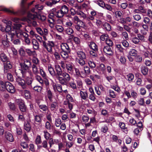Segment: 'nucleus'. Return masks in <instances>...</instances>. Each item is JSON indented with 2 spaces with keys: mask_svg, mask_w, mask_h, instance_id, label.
Here are the masks:
<instances>
[{
  "mask_svg": "<svg viewBox=\"0 0 152 152\" xmlns=\"http://www.w3.org/2000/svg\"><path fill=\"white\" fill-rule=\"evenodd\" d=\"M34 37H35L39 42L42 43V46L47 50L48 53L51 54L53 53V48L54 46V43L53 42L48 41V42L46 43L45 41L43 40L42 37L37 34Z\"/></svg>",
  "mask_w": 152,
  "mask_h": 152,
  "instance_id": "obj_1",
  "label": "nucleus"
},
{
  "mask_svg": "<svg viewBox=\"0 0 152 152\" xmlns=\"http://www.w3.org/2000/svg\"><path fill=\"white\" fill-rule=\"evenodd\" d=\"M32 65L31 62L28 59H24L23 62L20 63L21 69L20 70L23 77H27V70L31 67Z\"/></svg>",
  "mask_w": 152,
  "mask_h": 152,
  "instance_id": "obj_2",
  "label": "nucleus"
},
{
  "mask_svg": "<svg viewBox=\"0 0 152 152\" xmlns=\"http://www.w3.org/2000/svg\"><path fill=\"white\" fill-rule=\"evenodd\" d=\"M62 77H59L58 80L59 82L62 85H66L70 81L71 77L66 72H64Z\"/></svg>",
  "mask_w": 152,
  "mask_h": 152,
  "instance_id": "obj_3",
  "label": "nucleus"
},
{
  "mask_svg": "<svg viewBox=\"0 0 152 152\" xmlns=\"http://www.w3.org/2000/svg\"><path fill=\"white\" fill-rule=\"evenodd\" d=\"M28 17L32 19H35L36 18H37L38 19L42 21H44L46 19V17L45 15H39L38 13H37V12H35L34 14L28 13Z\"/></svg>",
  "mask_w": 152,
  "mask_h": 152,
  "instance_id": "obj_4",
  "label": "nucleus"
},
{
  "mask_svg": "<svg viewBox=\"0 0 152 152\" xmlns=\"http://www.w3.org/2000/svg\"><path fill=\"white\" fill-rule=\"evenodd\" d=\"M15 34H16L17 37L19 38L23 39L29 37V35L27 33L22 31L21 30H18L15 31Z\"/></svg>",
  "mask_w": 152,
  "mask_h": 152,
  "instance_id": "obj_5",
  "label": "nucleus"
},
{
  "mask_svg": "<svg viewBox=\"0 0 152 152\" xmlns=\"http://www.w3.org/2000/svg\"><path fill=\"white\" fill-rule=\"evenodd\" d=\"M16 102L18 105L20 111L22 112H25L26 111V107L24 104V102L20 99H17Z\"/></svg>",
  "mask_w": 152,
  "mask_h": 152,
  "instance_id": "obj_6",
  "label": "nucleus"
},
{
  "mask_svg": "<svg viewBox=\"0 0 152 152\" xmlns=\"http://www.w3.org/2000/svg\"><path fill=\"white\" fill-rule=\"evenodd\" d=\"M12 22L10 20L7 21V26L6 28V32L7 34H11V37H12L15 35V33L16 31L11 30L12 28L11 26L12 25Z\"/></svg>",
  "mask_w": 152,
  "mask_h": 152,
  "instance_id": "obj_7",
  "label": "nucleus"
},
{
  "mask_svg": "<svg viewBox=\"0 0 152 152\" xmlns=\"http://www.w3.org/2000/svg\"><path fill=\"white\" fill-rule=\"evenodd\" d=\"M55 69L56 71L55 72V77L57 80L59 79V77H60L63 74L64 72H62L60 66L58 65H55Z\"/></svg>",
  "mask_w": 152,
  "mask_h": 152,
  "instance_id": "obj_8",
  "label": "nucleus"
},
{
  "mask_svg": "<svg viewBox=\"0 0 152 152\" xmlns=\"http://www.w3.org/2000/svg\"><path fill=\"white\" fill-rule=\"evenodd\" d=\"M17 82L18 84L23 88L26 89L27 88V85L25 80L20 77H18L16 78Z\"/></svg>",
  "mask_w": 152,
  "mask_h": 152,
  "instance_id": "obj_9",
  "label": "nucleus"
},
{
  "mask_svg": "<svg viewBox=\"0 0 152 152\" xmlns=\"http://www.w3.org/2000/svg\"><path fill=\"white\" fill-rule=\"evenodd\" d=\"M6 90L11 93H13L15 91V89L14 86L11 83L7 82Z\"/></svg>",
  "mask_w": 152,
  "mask_h": 152,
  "instance_id": "obj_10",
  "label": "nucleus"
},
{
  "mask_svg": "<svg viewBox=\"0 0 152 152\" xmlns=\"http://www.w3.org/2000/svg\"><path fill=\"white\" fill-rule=\"evenodd\" d=\"M66 69L69 73L72 74L74 71V65L71 63H67L66 64Z\"/></svg>",
  "mask_w": 152,
  "mask_h": 152,
  "instance_id": "obj_11",
  "label": "nucleus"
},
{
  "mask_svg": "<svg viewBox=\"0 0 152 152\" xmlns=\"http://www.w3.org/2000/svg\"><path fill=\"white\" fill-rule=\"evenodd\" d=\"M53 89L55 92L58 91L59 93H62L63 91L62 86L60 84H56L53 83L52 84Z\"/></svg>",
  "mask_w": 152,
  "mask_h": 152,
  "instance_id": "obj_12",
  "label": "nucleus"
},
{
  "mask_svg": "<svg viewBox=\"0 0 152 152\" xmlns=\"http://www.w3.org/2000/svg\"><path fill=\"white\" fill-rule=\"evenodd\" d=\"M60 47L62 51L70 52L71 49L67 43H62L60 45Z\"/></svg>",
  "mask_w": 152,
  "mask_h": 152,
  "instance_id": "obj_13",
  "label": "nucleus"
},
{
  "mask_svg": "<svg viewBox=\"0 0 152 152\" xmlns=\"http://www.w3.org/2000/svg\"><path fill=\"white\" fill-rule=\"evenodd\" d=\"M34 116L35 122H37L39 124L41 123L42 121V119L43 116V114H40L37 115L34 114Z\"/></svg>",
  "mask_w": 152,
  "mask_h": 152,
  "instance_id": "obj_14",
  "label": "nucleus"
},
{
  "mask_svg": "<svg viewBox=\"0 0 152 152\" xmlns=\"http://www.w3.org/2000/svg\"><path fill=\"white\" fill-rule=\"evenodd\" d=\"M43 6L41 5H36L35 6V7L34 8H33L31 10V12H29V13L34 14V13H35V12H37V13L39 11L42 10L43 9Z\"/></svg>",
  "mask_w": 152,
  "mask_h": 152,
  "instance_id": "obj_15",
  "label": "nucleus"
},
{
  "mask_svg": "<svg viewBox=\"0 0 152 152\" xmlns=\"http://www.w3.org/2000/svg\"><path fill=\"white\" fill-rule=\"evenodd\" d=\"M116 57L120 61L121 64H125L126 59L124 55L117 54L116 55Z\"/></svg>",
  "mask_w": 152,
  "mask_h": 152,
  "instance_id": "obj_16",
  "label": "nucleus"
},
{
  "mask_svg": "<svg viewBox=\"0 0 152 152\" xmlns=\"http://www.w3.org/2000/svg\"><path fill=\"white\" fill-rule=\"evenodd\" d=\"M103 50L104 52L108 55L112 56L113 54V53L110 46H106L104 47Z\"/></svg>",
  "mask_w": 152,
  "mask_h": 152,
  "instance_id": "obj_17",
  "label": "nucleus"
},
{
  "mask_svg": "<svg viewBox=\"0 0 152 152\" xmlns=\"http://www.w3.org/2000/svg\"><path fill=\"white\" fill-rule=\"evenodd\" d=\"M4 65L5 72H7L8 69H11L12 67L10 62L9 61H7L6 62H4Z\"/></svg>",
  "mask_w": 152,
  "mask_h": 152,
  "instance_id": "obj_18",
  "label": "nucleus"
},
{
  "mask_svg": "<svg viewBox=\"0 0 152 152\" xmlns=\"http://www.w3.org/2000/svg\"><path fill=\"white\" fill-rule=\"evenodd\" d=\"M77 54L79 58H86V56L85 53L81 50L77 51Z\"/></svg>",
  "mask_w": 152,
  "mask_h": 152,
  "instance_id": "obj_19",
  "label": "nucleus"
},
{
  "mask_svg": "<svg viewBox=\"0 0 152 152\" xmlns=\"http://www.w3.org/2000/svg\"><path fill=\"white\" fill-rule=\"evenodd\" d=\"M80 95L81 99L86 100L88 98V94L86 91H80Z\"/></svg>",
  "mask_w": 152,
  "mask_h": 152,
  "instance_id": "obj_20",
  "label": "nucleus"
},
{
  "mask_svg": "<svg viewBox=\"0 0 152 152\" xmlns=\"http://www.w3.org/2000/svg\"><path fill=\"white\" fill-rule=\"evenodd\" d=\"M8 35L10 36L11 38V40L12 42V43L15 45H19L20 43V40L18 39H14L13 38L15 36H16V34H15V35H13L12 37H11V34H7Z\"/></svg>",
  "mask_w": 152,
  "mask_h": 152,
  "instance_id": "obj_21",
  "label": "nucleus"
},
{
  "mask_svg": "<svg viewBox=\"0 0 152 152\" xmlns=\"http://www.w3.org/2000/svg\"><path fill=\"white\" fill-rule=\"evenodd\" d=\"M31 67L32 72L33 74L35 75H37L39 73V70L37 65L32 64Z\"/></svg>",
  "mask_w": 152,
  "mask_h": 152,
  "instance_id": "obj_22",
  "label": "nucleus"
},
{
  "mask_svg": "<svg viewBox=\"0 0 152 152\" xmlns=\"http://www.w3.org/2000/svg\"><path fill=\"white\" fill-rule=\"evenodd\" d=\"M50 104V109L51 111H55L58 107V105L57 103L56 102H52Z\"/></svg>",
  "mask_w": 152,
  "mask_h": 152,
  "instance_id": "obj_23",
  "label": "nucleus"
},
{
  "mask_svg": "<svg viewBox=\"0 0 152 152\" xmlns=\"http://www.w3.org/2000/svg\"><path fill=\"white\" fill-rule=\"evenodd\" d=\"M48 69L50 75L53 77H55V75H56L55 72L54 68L51 65H49L48 66Z\"/></svg>",
  "mask_w": 152,
  "mask_h": 152,
  "instance_id": "obj_24",
  "label": "nucleus"
},
{
  "mask_svg": "<svg viewBox=\"0 0 152 152\" xmlns=\"http://www.w3.org/2000/svg\"><path fill=\"white\" fill-rule=\"evenodd\" d=\"M70 52L66 51H62L60 52V54L62 57L64 59H67L69 57V54Z\"/></svg>",
  "mask_w": 152,
  "mask_h": 152,
  "instance_id": "obj_25",
  "label": "nucleus"
},
{
  "mask_svg": "<svg viewBox=\"0 0 152 152\" xmlns=\"http://www.w3.org/2000/svg\"><path fill=\"white\" fill-rule=\"evenodd\" d=\"M7 82H4L0 81V90L1 91H5L6 89Z\"/></svg>",
  "mask_w": 152,
  "mask_h": 152,
  "instance_id": "obj_26",
  "label": "nucleus"
},
{
  "mask_svg": "<svg viewBox=\"0 0 152 152\" xmlns=\"http://www.w3.org/2000/svg\"><path fill=\"white\" fill-rule=\"evenodd\" d=\"M89 46V48L92 50L95 51H97L98 46L94 42H90Z\"/></svg>",
  "mask_w": 152,
  "mask_h": 152,
  "instance_id": "obj_27",
  "label": "nucleus"
},
{
  "mask_svg": "<svg viewBox=\"0 0 152 152\" xmlns=\"http://www.w3.org/2000/svg\"><path fill=\"white\" fill-rule=\"evenodd\" d=\"M140 70L143 75H145L148 74V68L147 67L144 66H142L140 67Z\"/></svg>",
  "mask_w": 152,
  "mask_h": 152,
  "instance_id": "obj_28",
  "label": "nucleus"
},
{
  "mask_svg": "<svg viewBox=\"0 0 152 152\" xmlns=\"http://www.w3.org/2000/svg\"><path fill=\"white\" fill-rule=\"evenodd\" d=\"M5 136L6 138L8 140L11 142H12L14 141L13 136L11 133L7 132Z\"/></svg>",
  "mask_w": 152,
  "mask_h": 152,
  "instance_id": "obj_29",
  "label": "nucleus"
},
{
  "mask_svg": "<svg viewBox=\"0 0 152 152\" xmlns=\"http://www.w3.org/2000/svg\"><path fill=\"white\" fill-rule=\"evenodd\" d=\"M32 43L33 45V48L35 50H38L39 48V44L37 40L35 39H33Z\"/></svg>",
  "mask_w": 152,
  "mask_h": 152,
  "instance_id": "obj_30",
  "label": "nucleus"
},
{
  "mask_svg": "<svg viewBox=\"0 0 152 152\" xmlns=\"http://www.w3.org/2000/svg\"><path fill=\"white\" fill-rule=\"evenodd\" d=\"M27 77H23L24 78L26 77L25 79V83L27 85L30 86L31 85L32 82V78L31 77H28V76L27 75Z\"/></svg>",
  "mask_w": 152,
  "mask_h": 152,
  "instance_id": "obj_31",
  "label": "nucleus"
},
{
  "mask_svg": "<svg viewBox=\"0 0 152 152\" xmlns=\"http://www.w3.org/2000/svg\"><path fill=\"white\" fill-rule=\"evenodd\" d=\"M24 129L27 132H29L31 129L30 124L28 122H25L24 124Z\"/></svg>",
  "mask_w": 152,
  "mask_h": 152,
  "instance_id": "obj_32",
  "label": "nucleus"
},
{
  "mask_svg": "<svg viewBox=\"0 0 152 152\" xmlns=\"http://www.w3.org/2000/svg\"><path fill=\"white\" fill-rule=\"evenodd\" d=\"M55 28L58 32L61 33H62L64 30L63 27L61 26L58 25L55 26Z\"/></svg>",
  "mask_w": 152,
  "mask_h": 152,
  "instance_id": "obj_33",
  "label": "nucleus"
},
{
  "mask_svg": "<svg viewBox=\"0 0 152 152\" xmlns=\"http://www.w3.org/2000/svg\"><path fill=\"white\" fill-rule=\"evenodd\" d=\"M76 14L80 15L81 18L84 20L86 19L87 17L86 15L83 12L80 11H78L76 12Z\"/></svg>",
  "mask_w": 152,
  "mask_h": 152,
  "instance_id": "obj_34",
  "label": "nucleus"
},
{
  "mask_svg": "<svg viewBox=\"0 0 152 152\" xmlns=\"http://www.w3.org/2000/svg\"><path fill=\"white\" fill-rule=\"evenodd\" d=\"M129 54L130 56L135 57L137 55V51L135 49H132L130 50Z\"/></svg>",
  "mask_w": 152,
  "mask_h": 152,
  "instance_id": "obj_35",
  "label": "nucleus"
},
{
  "mask_svg": "<svg viewBox=\"0 0 152 152\" xmlns=\"http://www.w3.org/2000/svg\"><path fill=\"white\" fill-rule=\"evenodd\" d=\"M0 58L1 61L3 62H5L7 60V57L3 53H1L0 54Z\"/></svg>",
  "mask_w": 152,
  "mask_h": 152,
  "instance_id": "obj_36",
  "label": "nucleus"
},
{
  "mask_svg": "<svg viewBox=\"0 0 152 152\" xmlns=\"http://www.w3.org/2000/svg\"><path fill=\"white\" fill-rule=\"evenodd\" d=\"M82 35L83 36L84 39L87 41H90L91 39V38L89 35L88 33L86 32L84 34H82Z\"/></svg>",
  "mask_w": 152,
  "mask_h": 152,
  "instance_id": "obj_37",
  "label": "nucleus"
},
{
  "mask_svg": "<svg viewBox=\"0 0 152 152\" xmlns=\"http://www.w3.org/2000/svg\"><path fill=\"white\" fill-rule=\"evenodd\" d=\"M65 32L66 34L69 35L72 34L74 33V31L72 28L71 27H68L66 29Z\"/></svg>",
  "mask_w": 152,
  "mask_h": 152,
  "instance_id": "obj_38",
  "label": "nucleus"
},
{
  "mask_svg": "<svg viewBox=\"0 0 152 152\" xmlns=\"http://www.w3.org/2000/svg\"><path fill=\"white\" fill-rule=\"evenodd\" d=\"M60 10L64 15L66 14L68 11V7L65 5L63 6Z\"/></svg>",
  "mask_w": 152,
  "mask_h": 152,
  "instance_id": "obj_39",
  "label": "nucleus"
},
{
  "mask_svg": "<svg viewBox=\"0 0 152 152\" xmlns=\"http://www.w3.org/2000/svg\"><path fill=\"white\" fill-rule=\"evenodd\" d=\"M115 49L117 51L123 53L124 52V49L120 44L116 45L115 46Z\"/></svg>",
  "mask_w": 152,
  "mask_h": 152,
  "instance_id": "obj_40",
  "label": "nucleus"
},
{
  "mask_svg": "<svg viewBox=\"0 0 152 152\" xmlns=\"http://www.w3.org/2000/svg\"><path fill=\"white\" fill-rule=\"evenodd\" d=\"M28 19L27 20L28 23H30L32 26L34 27H36L37 26V22L35 21L34 20V19H31L29 18L28 17Z\"/></svg>",
  "mask_w": 152,
  "mask_h": 152,
  "instance_id": "obj_41",
  "label": "nucleus"
},
{
  "mask_svg": "<svg viewBox=\"0 0 152 152\" xmlns=\"http://www.w3.org/2000/svg\"><path fill=\"white\" fill-rule=\"evenodd\" d=\"M83 69L84 71V73L86 75H89L90 73V70L89 67L87 66L83 67Z\"/></svg>",
  "mask_w": 152,
  "mask_h": 152,
  "instance_id": "obj_42",
  "label": "nucleus"
},
{
  "mask_svg": "<svg viewBox=\"0 0 152 152\" xmlns=\"http://www.w3.org/2000/svg\"><path fill=\"white\" fill-rule=\"evenodd\" d=\"M42 146L43 148H45L46 149L48 150L49 152H50L49 150L48 147V143L46 140H44L42 142Z\"/></svg>",
  "mask_w": 152,
  "mask_h": 152,
  "instance_id": "obj_43",
  "label": "nucleus"
},
{
  "mask_svg": "<svg viewBox=\"0 0 152 152\" xmlns=\"http://www.w3.org/2000/svg\"><path fill=\"white\" fill-rule=\"evenodd\" d=\"M13 29H11V30L17 31L18 30H20V28L21 27L22 25L19 23H15L14 24Z\"/></svg>",
  "mask_w": 152,
  "mask_h": 152,
  "instance_id": "obj_44",
  "label": "nucleus"
},
{
  "mask_svg": "<svg viewBox=\"0 0 152 152\" xmlns=\"http://www.w3.org/2000/svg\"><path fill=\"white\" fill-rule=\"evenodd\" d=\"M72 18V21L75 23L77 24V23H78L81 22L83 23V22L77 16H74L73 18Z\"/></svg>",
  "mask_w": 152,
  "mask_h": 152,
  "instance_id": "obj_45",
  "label": "nucleus"
},
{
  "mask_svg": "<svg viewBox=\"0 0 152 152\" xmlns=\"http://www.w3.org/2000/svg\"><path fill=\"white\" fill-rule=\"evenodd\" d=\"M134 77L133 74L129 73L126 75V79L130 82L133 80Z\"/></svg>",
  "mask_w": 152,
  "mask_h": 152,
  "instance_id": "obj_46",
  "label": "nucleus"
},
{
  "mask_svg": "<svg viewBox=\"0 0 152 152\" xmlns=\"http://www.w3.org/2000/svg\"><path fill=\"white\" fill-rule=\"evenodd\" d=\"M26 51L27 54L29 56L34 55L36 53V52L34 50L31 51L30 49L28 48L26 49Z\"/></svg>",
  "mask_w": 152,
  "mask_h": 152,
  "instance_id": "obj_47",
  "label": "nucleus"
},
{
  "mask_svg": "<svg viewBox=\"0 0 152 152\" xmlns=\"http://www.w3.org/2000/svg\"><path fill=\"white\" fill-rule=\"evenodd\" d=\"M35 79H36L38 81L39 83L42 85L43 84V81L41 77L39 75H35Z\"/></svg>",
  "mask_w": 152,
  "mask_h": 152,
  "instance_id": "obj_48",
  "label": "nucleus"
},
{
  "mask_svg": "<svg viewBox=\"0 0 152 152\" xmlns=\"http://www.w3.org/2000/svg\"><path fill=\"white\" fill-rule=\"evenodd\" d=\"M43 133L45 138L46 140H48L50 137V134L46 130L44 131Z\"/></svg>",
  "mask_w": 152,
  "mask_h": 152,
  "instance_id": "obj_49",
  "label": "nucleus"
},
{
  "mask_svg": "<svg viewBox=\"0 0 152 152\" xmlns=\"http://www.w3.org/2000/svg\"><path fill=\"white\" fill-rule=\"evenodd\" d=\"M98 68L100 71H101L103 73L104 72L106 69L105 65L103 64H100L98 67Z\"/></svg>",
  "mask_w": 152,
  "mask_h": 152,
  "instance_id": "obj_50",
  "label": "nucleus"
},
{
  "mask_svg": "<svg viewBox=\"0 0 152 152\" xmlns=\"http://www.w3.org/2000/svg\"><path fill=\"white\" fill-rule=\"evenodd\" d=\"M88 63L89 66L92 69L94 68L96 66L95 63L92 60H89Z\"/></svg>",
  "mask_w": 152,
  "mask_h": 152,
  "instance_id": "obj_51",
  "label": "nucleus"
},
{
  "mask_svg": "<svg viewBox=\"0 0 152 152\" xmlns=\"http://www.w3.org/2000/svg\"><path fill=\"white\" fill-rule=\"evenodd\" d=\"M48 98L51 102H52L53 95L52 93L50 90H48L47 91Z\"/></svg>",
  "mask_w": 152,
  "mask_h": 152,
  "instance_id": "obj_52",
  "label": "nucleus"
},
{
  "mask_svg": "<svg viewBox=\"0 0 152 152\" xmlns=\"http://www.w3.org/2000/svg\"><path fill=\"white\" fill-rule=\"evenodd\" d=\"M39 109L43 111H46L48 109V107L45 104L39 105Z\"/></svg>",
  "mask_w": 152,
  "mask_h": 152,
  "instance_id": "obj_53",
  "label": "nucleus"
},
{
  "mask_svg": "<svg viewBox=\"0 0 152 152\" xmlns=\"http://www.w3.org/2000/svg\"><path fill=\"white\" fill-rule=\"evenodd\" d=\"M103 26L104 28H105L107 31H110L111 29L110 25L109 24L107 23H104L103 24Z\"/></svg>",
  "mask_w": 152,
  "mask_h": 152,
  "instance_id": "obj_54",
  "label": "nucleus"
},
{
  "mask_svg": "<svg viewBox=\"0 0 152 152\" xmlns=\"http://www.w3.org/2000/svg\"><path fill=\"white\" fill-rule=\"evenodd\" d=\"M39 73L41 76L44 78H45L46 77V74L45 72L44 71L42 68H39Z\"/></svg>",
  "mask_w": 152,
  "mask_h": 152,
  "instance_id": "obj_55",
  "label": "nucleus"
},
{
  "mask_svg": "<svg viewBox=\"0 0 152 152\" xmlns=\"http://www.w3.org/2000/svg\"><path fill=\"white\" fill-rule=\"evenodd\" d=\"M119 127L123 131L127 130V128L125 127V124L123 122H120L119 124Z\"/></svg>",
  "mask_w": 152,
  "mask_h": 152,
  "instance_id": "obj_56",
  "label": "nucleus"
},
{
  "mask_svg": "<svg viewBox=\"0 0 152 152\" xmlns=\"http://www.w3.org/2000/svg\"><path fill=\"white\" fill-rule=\"evenodd\" d=\"M86 59L79 58L77 60V62L81 66H83L85 64V61L84 60Z\"/></svg>",
  "mask_w": 152,
  "mask_h": 152,
  "instance_id": "obj_57",
  "label": "nucleus"
},
{
  "mask_svg": "<svg viewBox=\"0 0 152 152\" xmlns=\"http://www.w3.org/2000/svg\"><path fill=\"white\" fill-rule=\"evenodd\" d=\"M56 13V17L58 18H61L64 15L61 10H57V12Z\"/></svg>",
  "mask_w": 152,
  "mask_h": 152,
  "instance_id": "obj_58",
  "label": "nucleus"
},
{
  "mask_svg": "<svg viewBox=\"0 0 152 152\" xmlns=\"http://www.w3.org/2000/svg\"><path fill=\"white\" fill-rule=\"evenodd\" d=\"M35 143L37 145H39L42 142L41 137L39 135H37L36 138Z\"/></svg>",
  "mask_w": 152,
  "mask_h": 152,
  "instance_id": "obj_59",
  "label": "nucleus"
},
{
  "mask_svg": "<svg viewBox=\"0 0 152 152\" xmlns=\"http://www.w3.org/2000/svg\"><path fill=\"white\" fill-rule=\"evenodd\" d=\"M135 60L137 62L140 63L142 61V58L140 55H137L135 56Z\"/></svg>",
  "mask_w": 152,
  "mask_h": 152,
  "instance_id": "obj_60",
  "label": "nucleus"
},
{
  "mask_svg": "<svg viewBox=\"0 0 152 152\" xmlns=\"http://www.w3.org/2000/svg\"><path fill=\"white\" fill-rule=\"evenodd\" d=\"M56 15L52 13H50L48 15V19H50L52 21H55Z\"/></svg>",
  "mask_w": 152,
  "mask_h": 152,
  "instance_id": "obj_61",
  "label": "nucleus"
},
{
  "mask_svg": "<svg viewBox=\"0 0 152 152\" xmlns=\"http://www.w3.org/2000/svg\"><path fill=\"white\" fill-rule=\"evenodd\" d=\"M109 38L108 35L107 34H103L100 37V39L102 41H106Z\"/></svg>",
  "mask_w": 152,
  "mask_h": 152,
  "instance_id": "obj_62",
  "label": "nucleus"
},
{
  "mask_svg": "<svg viewBox=\"0 0 152 152\" xmlns=\"http://www.w3.org/2000/svg\"><path fill=\"white\" fill-rule=\"evenodd\" d=\"M74 142L73 141H67L66 142V145L67 147L70 148L71 147L74 145Z\"/></svg>",
  "mask_w": 152,
  "mask_h": 152,
  "instance_id": "obj_63",
  "label": "nucleus"
},
{
  "mask_svg": "<svg viewBox=\"0 0 152 152\" xmlns=\"http://www.w3.org/2000/svg\"><path fill=\"white\" fill-rule=\"evenodd\" d=\"M70 87L73 90L76 89L77 86L75 83L74 82H71L69 83Z\"/></svg>",
  "mask_w": 152,
  "mask_h": 152,
  "instance_id": "obj_64",
  "label": "nucleus"
}]
</instances>
